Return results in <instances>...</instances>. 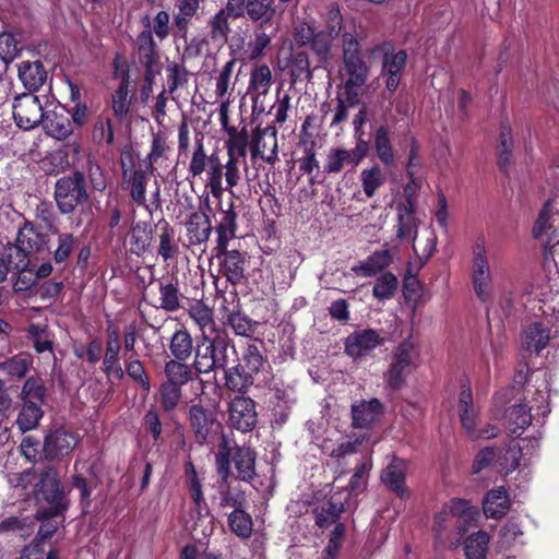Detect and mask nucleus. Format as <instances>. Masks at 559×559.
<instances>
[{
    "mask_svg": "<svg viewBox=\"0 0 559 559\" xmlns=\"http://www.w3.org/2000/svg\"><path fill=\"white\" fill-rule=\"evenodd\" d=\"M12 107L14 121L21 129H34L43 121V106L39 98L32 93L16 96Z\"/></svg>",
    "mask_w": 559,
    "mask_h": 559,
    "instance_id": "nucleus-12",
    "label": "nucleus"
},
{
    "mask_svg": "<svg viewBox=\"0 0 559 559\" xmlns=\"http://www.w3.org/2000/svg\"><path fill=\"white\" fill-rule=\"evenodd\" d=\"M406 464L403 460L394 459L381 473L382 483L401 498L409 496L405 486Z\"/></svg>",
    "mask_w": 559,
    "mask_h": 559,
    "instance_id": "nucleus-20",
    "label": "nucleus"
},
{
    "mask_svg": "<svg viewBox=\"0 0 559 559\" xmlns=\"http://www.w3.org/2000/svg\"><path fill=\"white\" fill-rule=\"evenodd\" d=\"M342 61L345 72L343 83L346 103L355 106L360 102V90L366 85L370 67L360 56V44L349 32L342 34Z\"/></svg>",
    "mask_w": 559,
    "mask_h": 559,
    "instance_id": "nucleus-1",
    "label": "nucleus"
},
{
    "mask_svg": "<svg viewBox=\"0 0 559 559\" xmlns=\"http://www.w3.org/2000/svg\"><path fill=\"white\" fill-rule=\"evenodd\" d=\"M559 218V213L555 211L554 201L548 200L540 210L536 223L533 227V236L536 239L546 237L545 252L554 246L552 240L559 237V233L555 227L556 221Z\"/></svg>",
    "mask_w": 559,
    "mask_h": 559,
    "instance_id": "nucleus-17",
    "label": "nucleus"
},
{
    "mask_svg": "<svg viewBox=\"0 0 559 559\" xmlns=\"http://www.w3.org/2000/svg\"><path fill=\"white\" fill-rule=\"evenodd\" d=\"M471 281L475 295L481 301L491 299L493 277L484 237H478L472 246Z\"/></svg>",
    "mask_w": 559,
    "mask_h": 559,
    "instance_id": "nucleus-4",
    "label": "nucleus"
},
{
    "mask_svg": "<svg viewBox=\"0 0 559 559\" xmlns=\"http://www.w3.org/2000/svg\"><path fill=\"white\" fill-rule=\"evenodd\" d=\"M364 439L365 436L358 437L354 441H345L335 444L330 438L322 441H320L319 437L314 438L316 443L321 448L322 452L334 459L345 457L346 455L358 452V447L362 443Z\"/></svg>",
    "mask_w": 559,
    "mask_h": 559,
    "instance_id": "nucleus-37",
    "label": "nucleus"
},
{
    "mask_svg": "<svg viewBox=\"0 0 559 559\" xmlns=\"http://www.w3.org/2000/svg\"><path fill=\"white\" fill-rule=\"evenodd\" d=\"M397 287V278L392 273L381 275L372 289L373 296L379 300H385L393 296Z\"/></svg>",
    "mask_w": 559,
    "mask_h": 559,
    "instance_id": "nucleus-57",
    "label": "nucleus"
},
{
    "mask_svg": "<svg viewBox=\"0 0 559 559\" xmlns=\"http://www.w3.org/2000/svg\"><path fill=\"white\" fill-rule=\"evenodd\" d=\"M266 28L257 27L253 38L247 44L246 62L262 58L266 48L270 47L272 35L265 32Z\"/></svg>",
    "mask_w": 559,
    "mask_h": 559,
    "instance_id": "nucleus-45",
    "label": "nucleus"
},
{
    "mask_svg": "<svg viewBox=\"0 0 559 559\" xmlns=\"http://www.w3.org/2000/svg\"><path fill=\"white\" fill-rule=\"evenodd\" d=\"M418 349L409 338L403 341L395 348L389 370L385 373L388 384L393 388H400L407 374L411 372L416 359Z\"/></svg>",
    "mask_w": 559,
    "mask_h": 559,
    "instance_id": "nucleus-7",
    "label": "nucleus"
},
{
    "mask_svg": "<svg viewBox=\"0 0 559 559\" xmlns=\"http://www.w3.org/2000/svg\"><path fill=\"white\" fill-rule=\"evenodd\" d=\"M230 425L240 431H250L257 423L253 400L243 396L235 397L229 405Z\"/></svg>",
    "mask_w": 559,
    "mask_h": 559,
    "instance_id": "nucleus-16",
    "label": "nucleus"
},
{
    "mask_svg": "<svg viewBox=\"0 0 559 559\" xmlns=\"http://www.w3.org/2000/svg\"><path fill=\"white\" fill-rule=\"evenodd\" d=\"M226 323L236 335L249 337L254 333V324L251 319L239 311L229 313Z\"/></svg>",
    "mask_w": 559,
    "mask_h": 559,
    "instance_id": "nucleus-54",
    "label": "nucleus"
},
{
    "mask_svg": "<svg viewBox=\"0 0 559 559\" xmlns=\"http://www.w3.org/2000/svg\"><path fill=\"white\" fill-rule=\"evenodd\" d=\"M246 259L237 250L226 251L222 264V273L228 282L236 285L245 277Z\"/></svg>",
    "mask_w": 559,
    "mask_h": 559,
    "instance_id": "nucleus-33",
    "label": "nucleus"
},
{
    "mask_svg": "<svg viewBox=\"0 0 559 559\" xmlns=\"http://www.w3.org/2000/svg\"><path fill=\"white\" fill-rule=\"evenodd\" d=\"M130 109L128 86L122 83L112 94V110L119 118L127 116Z\"/></svg>",
    "mask_w": 559,
    "mask_h": 559,
    "instance_id": "nucleus-64",
    "label": "nucleus"
},
{
    "mask_svg": "<svg viewBox=\"0 0 559 559\" xmlns=\"http://www.w3.org/2000/svg\"><path fill=\"white\" fill-rule=\"evenodd\" d=\"M159 307L166 311H176L179 308L178 290L173 284H160Z\"/></svg>",
    "mask_w": 559,
    "mask_h": 559,
    "instance_id": "nucleus-61",
    "label": "nucleus"
},
{
    "mask_svg": "<svg viewBox=\"0 0 559 559\" xmlns=\"http://www.w3.org/2000/svg\"><path fill=\"white\" fill-rule=\"evenodd\" d=\"M142 22L145 28L138 35L135 44L141 63L150 69L157 57L156 43L153 38L150 17L144 16Z\"/></svg>",
    "mask_w": 559,
    "mask_h": 559,
    "instance_id": "nucleus-28",
    "label": "nucleus"
},
{
    "mask_svg": "<svg viewBox=\"0 0 559 559\" xmlns=\"http://www.w3.org/2000/svg\"><path fill=\"white\" fill-rule=\"evenodd\" d=\"M190 423L195 432V437L200 443L206 441L207 436L213 430L217 423L214 420L212 414L207 413L200 405H192L189 411Z\"/></svg>",
    "mask_w": 559,
    "mask_h": 559,
    "instance_id": "nucleus-32",
    "label": "nucleus"
},
{
    "mask_svg": "<svg viewBox=\"0 0 559 559\" xmlns=\"http://www.w3.org/2000/svg\"><path fill=\"white\" fill-rule=\"evenodd\" d=\"M358 163L349 148L343 146L331 147L324 159V171L326 174H340L345 168L355 169Z\"/></svg>",
    "mask_w": 559,
    "mask_h": 559,
    "instance_id": "nucleus-29",
    "label": "nucleus"
},
{
    "mask_svg": "<svg viewBox=\"0 0 559 559\" xmlns=\"http://www.w3.org/2000/svg\"><path fill=\"white\" fill-rule=\"evenodd\" d=\"M183 360H169L165 366V373L167 376L168 382L176 385H183L190 379L191 372L187 365L182 362Z\"/></svg>",
    "mask_w": 559,
    "mask_h": 559,
    "instance_id": "nucleus-55",
    "label": "nucleus"
},
{
    "mask_svg": "<svg viewBox=\"0 0 559 559\" xmlns=\"http://www.w3.org/2000/svg\"><path fill=\"white\" fill-rule=\"evenodd\" d=\"M359 178L365 195L367 198H372L378 189L385 183L386 174L379 165H373L369 168L362 169Z\"/></svg>",
    "mask_w": 559,
    "mask_h": 559,
    "instance_id": "nucleus-40",
    "label": "nucleus"
},
{
    "mask_svg": "<svg viewBox=\"0 0 559 559\" xmlns=\"http://www.w3.org/2000/svg\"><path fill=\"white\" fill-rule=\"evenodd\" d=\"M76 246H78V240L72 234H59L58 247L53 251L55 262L56 263L66 262Z\"/></svg>",
    "mask_w": 559,
    "mask_h": 559,
    "instance_id": "nucleus-60",
    "label": "nucleus"
},
{
    "mask_svg": "<svg viewBox=\"0 0 559 559\" xmlns=\"http://www.w3.org/2000/svg\"><path fill=\"white\" fill-rule=\"evenodd\" d=\"M511 507L508 491L503 487L489 490L483 500V511L487 518L500 519Z\"/></svg>",
    "mask_w": 559,
    "mask_h": 559,
    "instance_id": "nucleus-24",
    "label": "nucleus"
},
{
    "mask_svg": "<svg viewBox=\"0 0 559 559\" xmlns=\"http://www.w3.org/2000/svg\"><path fill=\"white\" fill-rule=\"evenodd\" d=\"M79 442L75 433L59 427L50 430L44 441V455L47 460H59L69 455Z\"/></svg>",
    "mask_w": 559,
    "mask_h": 559,
    "instance_id": "nucleus-15",
    "label": "nucleus"
},
{
    "mask_svg": "<svg viewBox=\"0 0 559 559\" xmlns=\"http://www.w3.org/2000/svg\"><path fill=\"white\" fill-rule=\"evenodd\" d=\"M120 350L121 343L118 331L109 330L105 356L103 359V370L109 379L121 380L124 376V371L119 360Z\"/></svg>",
    "mask_w": 559,
    "mask_h": 559,
    "instance_id": "nucleus-18",
    "label": "nucleus"
},
{
    "mask_svg": "<svg viewBox=\"0 0 559 559\" xmlns=\"http://www.w3.org/2000/svg\"><path fill=\"white\" fill-rule=\"evenodd\" d=\"M451 516L462 520L464 523H469L478 515L477 507L471 504L469 500L461 498H452L444 503Z\"/></svg>",
    "mask_w": 559,
    "mask_h": 559,
    "instance_id": "nucleus-47",
    "label": "nucleus"
},
{
    "mask_svg": "<svg viewBox=\"0 0 559 559\" xmlns=\"http://www.w3.org/2000/svg\"><path fill=\"white\" fill-rule=\"evenodd\" d=\"M272 83V71L269 66L259 64L252 68L247 93L252 102L253 114L265 111L264 99L271 90Z\"/></svg>",
    "mask_w": 559,
    "mask_h": 559,
    "instance_id": "nucleus-13",
    "label": "nucleus"
},
{
    "mask_svg": "<svg viewBox=\"0 0 559 559\" xmlns=\"http://www.w3.org/2000/svg\"><path fill=\"white\" fill-rule=\"evenodd\" d=\"M223 165L217 155H211L209 158V169L206 171V188L216 199L223 197L226 186H223Z\"/></svg>",
    "mask_w": 559,
    "mask_h": 559,
    "instance_id": "nucleus-42",
    "label": "nucleus"
},
{
    "mask_svg": "<svg viewBox=\"0 0 559 559\" xmlns=\"http://www.w3.org/2000/svg\"><path fill=\"white\" fill-rule=\"evenodd\" d=\"M28 336L33 341L37 353L52 352V338L46 325L31 324Z\"/></svg>",
    "mask_w": 559,
    "mask_h": 559,
    "instance_id": "nucleus-53",
    "label": "nucleus"
},
{
    "mask_svg": "<svg viewBox=\"0 0 559 559\" xmlns=\"http://www.w3.org/2000/svg\"><path fill=\"white\" fill-rule=\"evenodd\" d=\"M382 413V405L377 399L359 401L352 405L353 425L367 428L376 423Z\"/></svg>",
    "mask_w": 559,
    "mask_h": 559,
    "instance_id": "nucleus-23",
    "label": "nucleus"
},
{
    "mask_svg": "<svg viewBox=\"0 0 559 559\" xmlns=\"http://www.w3.org/2000/svg\"><path fill=\"white\" fill-rule=\"evenodd\" d=\"M228 139L225 143L227 157L242 160L243 168L247 169V150L248 133L246 130L238 131L235 127L226 129Z\"/></svg>",
    "mask_w": 559,
    "mask_h": 559,
    "instance_id": "nucleus-36",
    "label": "nucleus"
},
{
    "mask_svg": "<svg viewBox=\"0 0 559 559\" xmlns=\"http://www.w3.org/2000/svg\"><path fill=\"white\" fill-rule=\"evenodd\" d=\"M186 230L189 246L206 242L212 231V225L207 215L201 212L192 213L186 222Z\"/></svg>",
    "mask_w": 559,
    "mask_h": 559,
    "instance_id": "nucleus-25",
    "label": "nucleus"
},
{
    "mask_svg": "<svg viewBox=\"0 0 559 559\" xmlns=\"http://www.w3.org/2000/svg\"><path fill=\"white\" fill-rule=\"evenodd\" d=\"M83 174L76 171L72 177H63L56 183L55 199L59 210L64 213H71L87 198L84 187Z\"/></svg>",
    "mask_w": 559,
    "mask_h": 559,
    "instance_id": "nucleus-10",
    "label": "nucleus"
},
{
    "mask_svg": "<svg viewBox=\"0 0 559 559\" xmlns=\"http://www.w3.org/2000/svg\"><path fill=\"white\" fill-rule=\"evenodd\" d=\"M459 413L463 428L472 439H489L497 436L498 429L488 425L486 429H479L478 408L473 404V394L469 386H462L459 396Z\"/></svg>",
    "mask_w": 559,
    "mask_h": 559,
    "instance_id": "nucleus-9",
    "label": "nucleus"
},
{
    "mask_svg": "<svg viewBox=\"0 0 559 559\" xmlns=\"http://www.w3.org/2000/svg\"><path fill=\"white\" fill-rule=\"evenodd\" d=\"M175 235L173 229L167 225L162 228L158 235L159 243L157 253L163 258L165 262L175 260L179 253V247L175 243Z\"/></svg>",
    "mask_w": 559,
    "mask_h": 559,
    "instance_id": "nucleus-52",
    "label": "nucleus"
},
{
    "mask_svg": "<svg viewBox=\"0 0 559 559\" xmlns=\"http://www.w3.org/2000/svg\"><path fill=\"white\" fill-rule=\"evenodd\" d=\"M507 429L520 436L532 423V414L526 404L514 403L504 414Z\"/></svg>",
    "mask_w": 559,
    "mask_h": 559,
    "instance_id": "nucleus-31",
    "label": "nucleus"
},
{
    "mask_svg": "<svg viewBox=\"0 0 559 559\" xmlns=\"http://www.w3.org/2000/svg\"><path fill=\"white\" fill-rule=\"evenodd\" d=\"M322 29L325 31L330 36L337 38L341 35L343 28V15L338 5L334 3L330 4L325 12L322 14Z\"/></svg>",
    "mask_w": 559,
    "mask_h": 559,
    "instance_id": "nucleus-51",
    "label": "nucleus"
},
{
    "mask_svg": "<svg viewBox=\"0 0 559 559\" xmlns=\"http://www.w3.org/2000/svg\"><path fill=\"white\" fill-rule=\"evenodd\" d=\"M197 344L194 369L199 373H209L221 369L225 371L230 365L238 361L235 344L228 335L221 331Z\"/></svg>",
    "mask_w": 559,
    "mask_h": 559,
    "instance_id": "nucleus-3",
    "label": "nucleus"
},
{
    "mask_svg": "<svg viewBox=\"0 0 559 559\" xmlns=\"http://www.w3.org/2000/svg\"><path fill=\"white\" fill-rule=\"evenodd\" d=\"M231 455L238 478L245 481L251 480L255 476L254 451L247 447H237Z\"/></svg>",
    "mask_w": 559,
    "mask_h": 559,
    "instance_id": "nucleus-34",
    "label": "nucleus"
},
{
    "mask_svg": "<svg viewBox=\"0 0 559 559\" xmlns=\"http://www.w3.org/2000/svg\"><path fill=\"white\" fill-rule=\"evenodd\" d=\"M234 19L247 17L257 27H273L277 17L276 0H229Z\"/></svg>",
    "mask_w": 559,
    "mask_h": 559,
    "instance_id": "nucleus-5",
    "label": "nucleus"
},
{
    "mask_svg": "<svg viewBox=\"0 0 559 559\" xmlns=\"http://www.w3.org/2000/svg\"><path fill=\"white\" fill-rule=\"evenodd\" d=\"M371 469V462L368 460L362 461L356 468L348 484L352 492H360L365 489L368 475Z\"/></svg>",
    "mask_w": 559,
    "mask_h": 559,
    "instance_id": "nucleus-62",
    "label": "nucleus"
},
{
    "mask_svg": "<svg viewBox=\"0 0 559 559\" xmlns=\"http://www.w3.org/2000/svg\"><path fill=\"white\" fill-rule=\"evenodd\" d=\"M188 313L201 331V340H210V336L222 331L214 321L212 309L202 301L193 302L190 306Z\"/></svg>",
    "mask_w": 559,
    "mask_h": 559,
    "instance_id": "nucleus-22",
    "label": "nucleus"
},
{
    "mask_svg": "<svg viewBox=\"0 0 559 559\" xmlns=\"http://www.w3.org/2000/svg\"><path fill=\"white\" fill-rule=\"evenodd\" d=\"M540 290L543 318L532 322L522 338L525 349L537 354L547 346L550 333L559 335V290L552 293V286L548 290L540 287Z\"/></svg>",
    "mask_w": 559,
    "mask_h": 559,
    "instance_id": "nucleus-2",
    "label": "nucleus"
},
{
    "mask_svg": "<svg viewBox=\"0 0 559 559\" xmlns=\"http://www.w3.org/2000/svg\"><path fill=\"white\" fill-rule=\"evenodd\" d=\"M277 130L275 127L255 128L251 134L250 155L252 159L261 158L269 164L277 160Z\"/></svg>",
    "mask_w": 559,
    "mask_h": 559,
    "instance_id": "nucleus-14",
    "label": "nucleus"
},
{
    "mask_svg": "<svg viewBox=\"0 0 559 559\" xmlns=\"http://www.w3.org/2000/svg\"><path fill=\"white\" fill-rule=\"evenodd\" d=\"M129 238L131 253L140 257L151 245L152 228L146 223L138 222L131 227Z\"/></svg>",
    "mask_w": 559,
    "mask_h": 559,
    "instance_id": "nucleus-38",
    "label": "nucleus"
},
{
    "mask_svg": "<svg viewBox=\"0 0 559 559\" xmlns=\"http://www.w3.org/2000/svg\"><path fill=\"white\" fill-rule=\"evenodd\" d=\"M406 52L400 50L394 53H385L383 59L382 72L385 74L401 75L406 63Z\"/></svg>",
    "mask_w": 559,
    "mask_h": 559,
    "instance_id": "nucleus-63",
    "label": "nucleus"
},
{
    "mask_svg": "<svg viewBox=\"0 0 559 559\" xmlns=\"http://www.w3.org/2000/svg\"><path fill=\"white\" fill-rule=\"evenodd\" d=\"M229 0L226 1L225 8L216 12L209 21V36L212 41L225 44L230 34L229 19H234V13L229 9Z\"/></svg>",
    "mask_w": 559,
    "mask_h": 559,
    "instance_id": "nucleus-27",
    "label": "nucleus"
},
{
    "mask_svg": "<svg viewBox=\"0 0 559 559\" xmlns=\"http://www.w3.org/2000/svg\"><path fill=\"white\" fill-rule=\"evenodd\" d=\"M169 349L177 360L189 359L193 349L190 333L186 329L177 330L170 338Z\"/></svg>",
    "mask_w": 559,
    "mask_h": 559,
    "instance_id": "nucleus-44",
    "label": "nucleus"
},
{
    "mask_svg": "<svg viewBox=\"0 0 559 559\" xmlns=\"http://www.w3.org/2000/svg\"><path fill=\"white\" fill-rule=\"evenodd\" d=\"M490 536L485 531L472 533L464 542L466 559H486Z\"/></svg>",
    "mask_w": 559,
    "mask_h": 559,
    "instance_id": "nucleus-39",
    "label": "nucleus"
},
{
    "mask_svg": "<svg viewBox=\"0 0 559 559\" xmlns=\"http://www.w3.org/2000/svg\"><path fill=\"white\" fill-rule=\"evenodd\" d=\"M392 261V257L389 250H380L373 252L369 255L365 261L360 262L357 265L352 267V271L360 276L370 277L379 272H381L384 267H386Z\"/></svg>",
    "mask_w": 559,
    "mask_h": 559,
    "instance_id": "nucleus-35",
    "label": "nucleus"
},
{
    "mask_svg": "<svg viewBox=\"0 0 559 559\" xmlns=\"http://www.w3.org/2000/svg\"><path fill=\"white\" fill-rule=\"evenodd\" d=\"M35 497L39 507L48 508L44 515H60L67 508L57 472L45 469L36 484Z\"/></svg>",
    "mask_w": 559,
    "mask_h": 559,
    "instance_id": "nucleus-6",
    "label": "nucleus"
},
{
    "mask_svg": "<svg viewBox=\"0 0 559 559\" xmlns=\"http://www.w3.org/2000/svg\"><path fill=\"white\" fill-rule=\"evenodd\" d=\"M228 524L233 533L241 538H248L252 533V519L242 508L234 510L228 515Z\"/></svg>",
    "mask_w": 559,
    "mask_h": 559,
    "instance_id": "nucleus-48",
    "label": "nucleus"
},
{
    "mask_svg": "<svg viewBox=\"0 0 559 559\" xmlns=\"http://www.w3.org/2000/svg\"><path fill=\"white\" fill-rule=\"evenodd\" d=\"M373 146L377 157L383 165H393L394 152L390 140L389 130L385 126H381L376 130Z\"/></svg>",
    "mask_w": 559,
    "mask_h": 559,
    "instance_id": "nucleus-43",
    "label": "nucleus"
},
{
    "mask_svg": "<svg viewBox=\"0 0 559 559\" xmlns=\"http://www.w3.org/2000/svg\"><path fill=\"white\" fill-rule=\"evenodd\" d=\"M384 344V336L373 329H359L352 332L344 341V350L353 360L368 357L376 348Z\"/></svg>",
    "mask_w": 559,
    "mask_h": 559,
    "instance_id": "nucleus-11",
    "label": "nucleus"
},
{
    "mask_svg": "<svg viewBox=\"0 0 559 559\" xmlns=\"http://www.w3.org/2000/svg\"><path fill=\"white\" fill-rule=\"evenodd\" d=\"M32 366V358L26 354H19L0 362V370L9 376L22 378Z\"/></svg>",
    "mask_w": 559,
    "mask_h": 559,
    "instance_id": "nucleus-50",
    "label": "nucleus"
},
{
    "mask_svg": "<svg viewBox=\"0 0 559 559\" xmlns=\"http://www.w3.org/2000/svg\"><path fill=\"white\" fill-rule=\"evenodd\" d=\"M344 511L343 502L332 497L331 500L324 502L320 510H317L316 523L320 527H326L335 522Z\"/></svg>",
    "mask_w": 559,
    "mask_h": 559,
    "instance_id": "nucleus-49",
    "label": "nucleus"
},
{
    "mask_svg": "<svg viewBox=\"0 0 559 559\" xmlns=\"http://www.w3.org/2000/svg\"><path fill=\"white\" fill-rule=\"evenodd\" d=\"M236 228V213L233 209L223 212V217L216 227L218 246L225 248L227 241L234 237Z\"/></svg>",
    "mask_w": 559,
    "mask_h": 559,
    "instance_id": "nucleus-56",
    "label": "nucleus"
},
{
    "mask_svg": "<svg viewBox=\"0 0 559 559\" xmlns=\"http://www.w3.org/2000/svg\"><path fill=\"white\" fill-rule=\"evenodd\" d=\"M186 484L192 499V504H195V512L199 514V520H206L207 503L205 502L202 489V481L197 473V469L191 461L185 464Z\"/></svg>",
    "mask_w": 559,
    "mask_h": 559,
    "instance_id": "nucleus-21",
    "label": "nucleus"
},
{
    "mask_svg": "<svg viewBox=\"0 0 559 559\" xmlns=\"http://www.w3.org/2000/svg\"><path fill=\"white\" fill-rule=\"evenodd\" d=\"M224 373L226 386L235 392L242 393L253 384V374L239 358L238 361L230 365Z\"/></svg>",
    "mask_w": 559,
    "mask_h": 559,
    "instance_id": "nucleus-30",
    "label": "nucleus"
},
{
    "mask_svg": "<svg viewBox=\"0 0 559 559\" xmlns=\"http://www.w3.org/2000/svg\"><path fill=\"white\" fill-rule=\"evenodd\" d=\"M186 528L192 534L193 538L201 539L210 536L213 532L212 518L207 510L206 520H199V514L195 512V504L191 507L188 518L185 520Z\"/></svg>",
    "mask_w": 559,
    "mask_h": 559,
    "instance_id": "nucleus-46",
    "label": "nucleus"
},
{
    "mask_svg": "<svg viewBox=\"0 0 559 559\" xmlns=\"http://www.w3.org/2000/svg\"><path fill=\"white\" fill-rule=\"evenodd\" d=\"M44 412L36 402H25L17 415L16 426L22 432L35 429L41 419Z\"/></svg>",
    "mask_w": 559,
    "mask_h": 559,
    "instance_id": "nucleus-41",
    "label": "nucleus"
},
{
    "mask_svg": "<svg viewBox=\"0 0 559 559\" xmlns=\"http://www.w3.org/2000/svg\"><path fill=\"white\" fill-rule=\"evenodd\" d=\"M19 78L29 92L38 91L47 79V72L40 61H22L19 64Z\"/></svg>",
    "mask_w": 559,
    "mask_h": 559,
    "instance_id": "nucleus-26",
    "label": "nucleus"
},
{
    "mask_svg": "<svg viewBox=\"0 0 559 559\" xmlns=\"http://www.w3.org/2000/svg\"><path fill=\"white\" fill-rule=\"evenodd\" d=\"M151 173L152 170L148 168L142 169L139 167L133 173H124V176H122V188L129 190L130 198L134 203L147 210L146 185Z\"/></svg>",
    "mask_w": 559,
    "mask_h": 559,
    "instance_id": "nucleus-19",
    "label": "nucleus"
},
{
    "mask_svg": "<svg viewBox=\"0 0 559 559\" xmlns=\"http://www.w3.org/2000/svg\"><path fill=\"white\" fill-rule=\"evenodd\" d=\"M44 245V236L33 225L25 224L16 237V243L9 248L10 263L15 271H25L28 266L27 255L38 251Z\"/></svg>",
    "mask_w": 559,
    "mask_h": 559,
    "instance_id": "nucleus-8",
    "label": "nucleus"
},
{
    "mask_svg": "<svg viewBox=\"0 0 559 559\" xmlns=\"http://www.w3.org/2000/svg\"><path fill=\"white\" fill-rule=\"evenodd\" d=\"M45 397V388L43 383L34 378H29L25 381L22 392H21V399L23 403L25 402H36L37 404L41 405Z\"/></svg>",
    "mask_w": 559,
    "mask_h": 559,
    "instance_id": "nucleus-59",
    "label": "nucleus"
},
{
    "mask_svg": "<svg viewBox=\"0 0 559 559\" xmlns=\"http://www.w3.org/2000/svg\"><path fill=\"white\" fill-rule=\"evenodd\" d=\"M240 360L253 376L262 371L265 366V360L254 344H250L245 348Z\"/></svg>",
    "mask_w": 559,
    "mask_h": 559,
    "instance_id": "nucleus-58",
    "label": "nucleus"
}]
</instances>
